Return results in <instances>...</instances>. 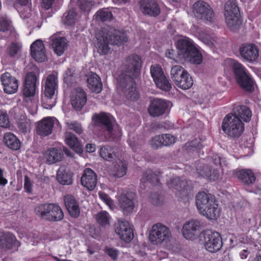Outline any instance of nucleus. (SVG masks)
I'll use <instances>...</instances> for the list:
<instances>
[{
  "mask_svg": "<svg viewBox=\"0 0 261 261\" xmlns=\"http://www.w3.org/2000/svg\"><path fill=\"white\" fill-rule=\"evenodd\" d=\"M172 234L169 228L161 223L154 224L150 230L149 240L153 245H161L170 241Z\"/></svg>",
  "mask_w": 261,
  "mask_h": 261,
  "instance_id": "nucleus-6",
  "label": "nucleus"
},
{
  "mask_svg": "<svg viewBox=\"0 0 261 261\" xmlns=\"http://www.w3.org/2000/svg\"><path fill=\"white\" fill-rule=\"evenodd\" d=\"M30 48L31 56L35 61L42 62L46 60L45 49L42 40L38 39L34 41Z\"/></svg>",
  "mask_w": 261,
  "mask_h": 261,
  "instance_id": "nucleus-20",
  "label": "nucleus"
},
{
  "mask_svg": "<svg viewBox=\"0 0 261 261\" xmlns=\"http://www.w3.org/2000/svg\"><path fill=\"white\" fill-rule=\"evenodd\" d=\"M240 53L242 58L249 62L257 60L259 56L258 47L253 43L243 44L240 48Z\"/></svg>",
  "mask_w": 261,
  "mask_h": 261,
  "instance_id": "nucleus-16",
  "label": "nucleus"
},
{
  "mask_svg": "<svg viewBox=\"0 0 261 261\" xmlns=\"http://www.w3.org/2000/svg\"><path fill=\"white\" fill-rule=\"evenodd\" d=\"M156 86L164 91H169L171 88L170 83H154Z\"/></svg>",
  "mask_w": 261,
  "mask_h": 261,
  "instance_id": "nucleus-62",
  "label": "nucleus"
},
{
  "mask_svg": "<svg viewBox=\"0 0 261 261\" xmlns=\"http://www.w3.org/2000/svg\"><path fill=\"white\" fill-rule=\"evenodd\" d=\"M100 155L106 160L111 161L114 158L116 154L113 148L106 146L100 148Z\"/></svg>",
  "mask_w": 261,
  "mask_h": 261,
  "instance_id": "nucleus-43",
  "label": "nucleus"
},
{
  "mask_svg": "<svg viewBox=\"0 0 261 261\" xmlns=\"http://www.w3.org/2000/svg\"><path fill=\"white\" fill-rule=\"evenodd\" d=\"M58 88L57 83H45L43 95L41 99L44 108L50 109L55 106Z\"/></svg>",
  "mask_w": 261,
  "mask_h": 261,
  "instance_id": "nucleus-10",
  "label": "nucleus"
},
{
  "mask_svg": "<svg viewBox=\"0 0 261 261\" xmlns=\"http://www.w3.org/2000/svg\"><path fill=\"white\" fill-rule=\"evenodd\" d=\"M204 238L205 249L211 252H216L222 247V241L219 233L211 230L203 231L200 234Z\"/></svg>",
  "mask_w": 261,
  "mask_h": 261,
  "instance_id": "nucleus-9",
  "label": "nucleus"
},
{
  "mask_svg": "<svg viewBox=\"0 0 261 261\" xmlns=\"http://www.w3.org/2000/svg\"><path fill=\"white\" fill-rule=\"evenodd\" d=\"M24 188L25 192L28 193H31L32 191V184L28 176L24 177Z\"/></svg>",
  "mask_w": 261,
  "mask_h": 261,
  "instance_id": "nucleus-60",
  "label": "nucleus"
},
{
  "mask_svg": "<svg viewBox=\"0 0 261 261\" xmlns=\"http://www.w3.org/2000/svg\"><path fill=\"white\" fill-rule=\"evenodd\" d=\"M127 62L126 70L121 75L122 79L124 81L137 79L140 75L142 66L141 58L136 55L129 57Z\"/></svg>",
  "mask_w": 261,
  "mask_h": 261,
  "instance_id": "nucleus-8",
  "label": "nucleus"
},
{
  "mask_svg": "<svg viewBox=\"0 0 261 261\" xmlns=\"http://www.w3.org/2000/svg\"><path fill=\"white\" fill-rule=\"evenodd\" d=\"M96 44L98 51L102 54H107L110 51V44L120 45L127 40V37L125 33L114 28L102 30L96 34Z\"/></svg>",
  "mask_w": 261,
  "mask_h": 261,
  "instance_id": "nucleus-1",
  "label": "nucleus"
},
{
  "mask_svg": "<svg viewBox=\"0 0 261 261\" xmlns=\"http://www.w3.org/2000/svg\"><path fill=\"white\" fill-rule=\"evenodd\" d=\"M168 108L166 101L162 99H154L151 101L148 111L149 115L152 117H158L162 115Z\"/></svg>",
  "mask_w": 261,
  "mask_h": 261,
  "instance_id": "nucleus-19",
  "label": "nucleus"
},
{
  "mask_svg": "<svg viewBox=\"0 0 261 261\" xmlns=\"http://www.w3.org/2000/svg\"><path fill=\"white\" fill-rule=\"evenodd\" d=\"M239 86L245 91L252 92L254 90L255 83H238Z\"/></svg>",
  "mask_w": 261,
  "mask_h": 261,
  "instance_id": "nucleus-57",
  "label": "nucleus"
},
{
  "mask_svg": "<svg viewBox=\"0 0 261 261\" xmlns=\"http://www.w3.org/2000/svg\"><path fill=\"white\" fill-rule=\"evenodd\" d=\"M200 227V222L192 220L187 222L182 227V234L187 240L193 239L197 234Z\"/></svg>",
  "mask_w": 261,
  "mask_h": 261,
  "instance_id": "nucleus-23",
  "label": "nucleus"
},
{
  "mask_svg": "<svg viewBox=\"0 0 261 261\" xmlns=\"http://www.w3.org/2000/svg\"><path fill=\"white\" fill-rule=\"evenodd\" d=\"M21 47L19 44L12 43L8 48V53L10 56L13 57L17 54Z\"/></svg>",
  "mask_w": 261,
  "mask_h": 261,
  "instance_id": "nucleus-56",
  "label": "nucleus"
},
{
  "mask_svg": "<svg viewBox=\"0 0 261 261\" xmlns=\"http://www.w3.org/2000/svg\"><path fill=\"white\" fill-rule=\"evenodd\" d=\"M50 206L48 220L51 221L61 220L64 217V214L61 207L54 203H51Z\"/></svg>",
  "mask_w": 261,
  "mask_h": 261,
  "instance_id": "nucleus-38",
  "label": "nucleus"
},
{
  "mask_svg": "<svg viewBox=\"0 0 261 261\" xmlns=\"http://www.w3.org/2000/svg\"><path fill=\"white\" fill-rule=\"evenodd\" d=\"M39 18L36 15H34L32 18H30L27 21V23L30 24V26L33 27H40L39 23Z\"/></svg>",
  "mask_w": 261,
  "mask_h": 261,
  "instance_id": "nucleus-61",
  "label": "nucleus"
},
{
  "mask_svg": "<svg viewBox=\"0 0 261 261\" xmlns=\"http://www.w3.org/2000/svg\"><path fill=\"white\" fill-rule=\"evenodd\" d=\"M118 205L125 214L131 213L136 201V194L132 192L122 193L118 197Z\"/></svg>",
  "mask_w": 261,
  "mask_h": 261,
  "instance_id": "nucleus-14",
  "label": "nucleus"
},
{
  "mask_svg": "<svg viewBox=\"0 0 261 261\" xmlns=\"http://www.w3.org/2000/svg\"><path fill=\"white\" fill-rule=\"evenodd\" d=\"M98 195L102 201H103L111 209H114V208L115 207L114 201L111 199L109 195L102 192H99L98 193Z\"/></svg>",
  "mask_w": 261,
  "mask_h": 261,
  "instance_id": "nucleus-51",
  "label": "nucleus"
},
{
  "mask_svg": "<svg viewBox=\"0 0 261 261\" xmlns=\"http://www.w3.org/2000/svg\"><path fill=\"white\" fill-rule=\"evenodd\" d=\"M76 14L73 10H69L65 15L64 22L67 25L73 23L76 18Z\"/></svg>",
  "mask_w": 261,
  "mask_h": 261,
  "instance_id": "nucleus-50",
  "label": "nucleus"
},
{
  "mask_svg": "<svg viewBox=\"0 0 261 261\" xmlns=\"http://www.w3.org/2000/svg\"><path fill=\"white\" fill-rule=\"evenodd\" d=\"M141 5V8L144 14L155 16L160 13V8L155 0L142 1Z\"/></svg>",
  "mask_w": 261,
  "mask_h": 261,
  "instance_id": "nucleus-28",
  "label": "nucleus"
},
{
  "mask_svg": "<svg viewBox=\"0 0 261 261\" xmlns=\"http://www.w3.org/2000/svg\"><path fill=\"white\" fill-rule=\"evenodd\" d=\"M62 153L60 149L56 148L48 149L45 152V158L48 164H53L61 160Z\"/></svg>",
  "mask_w": 261,
  "mask_h": 261,
  "instance_id": "nucleus-34",
  "label": "nucleus"
},
{
  "mask_svg": "<svg viewBox=\"0 0 261 261\" xmlns=\"http://www.w3.org/2000/svg\"><path fill=\"white\" fill-rule=\"evenodd\" d=\"M4 140L6 145L13 150H16L18 149L20 146L19 140L11 133H8L5 134L4 137Z\"/></svg>",
  "mask_w": 261,
  "mask_h": 261,
  "instance_id": "nucleus-39",
  "label": "nucleus"
},
{
  "mask_svg": "<svg viewBox=\"0 0 261 261\" xmlns=\"http://www.w3.org/2000/svg\"><path fill=\"white\" fill-rule=\"evenodd\" d=\"M51 46L55 53L58 56H61L67 47L66 39L59 35H54L51 37Z\"/></svg>",
  "mask_w": 261,
  "mask_h": 261,
  "instance_id": "nucleus-29",
  "label": "nucleus"
},
{
  "mask_svg": "<svg viewBox=\"0 0 261 261\" xmlns=\"http://www.w3.org/2000/svg\"><path fill=\"white\" fill-rule=\"evenodd\" d=\"M86 82H100V79L95 73L90 72L85 75Z\"/></svg>",
  "mask_w": 261,
  "mask_h": 261,
  "instance_id": "nucleus-59",
  "label": "nucleus"
},
{
  "mask_svg": "<svg viewBox=\"0 0 261 261\" xmlns=\"http://www.w3.org/2000/svg\"><path fill=\"white\" fill-rule=\"evenodd\" d=\"M114 230L119 238L126 243H129L134 238L133 230L127 221L118 220L115 224Z\"/></svg>",
  "mask_w": 261,
  "mask_h": 261,
  "instance_id": "nucleus-13",
  "label": "nucleus"
},
{
  "mask_svg": "<svg viewBox=\"0 0 261 261\" xmlns=\"http://www.w3.org/2000/svg\"><path fill=\"white\" fill-rule=\"evenodd\" d=\"M196 204L199 213L209 219H215L220 210L215 197L205 192H200L196 196Z\"/></svg>",
  "mask_w": 261,
  "mask_h": 261,
  "instance_id": "nucleus-2",
  "label": "nucleus"
},
{
  "mask_svg": "<svg viewBox=\"0 0 261 261\" xmlns=\"http://www.w3.org/2000/svg\"><path fill=\"white\" fill-rule=\"evenodd\" d=\"M221 127L225 134L232 138H239L245 129L242 120L233 116L231 113H229L224 117Z\"/></svg>",
  "mask_w": 261,
  "mask_h": 261,
  "instance_id": "nucleus-4",
  "label": "nucleus"
},
{
  "mask_svg": "<svg viewBox=\"0 0 261 261\" xmlns=\"http://www.w3.org/2000/svg\"><path fill=\"white\" fill-rule=\"evenodd\" d=\"M150 72L154 82H167L166 76L160 65H152L150 68Z\"/></svg>",
  "mask_w": 261,
  "mask_h": 261,
  "instance_id": "nucleus-37",
  "label": "nucleus"
},
{
  "mask_svg": "<svg viewBox=\"0 0 261 261\" xmlns=\"http://www.w3.org/2000/svg\"><path fill=\"white\" fill-rule=\"evenodd\" d=\"M223 66L225 71L231 69L237 82H253L252 76L246 68L238 61L228 58L224 60Z\"/></svg>",
  "mask_w": 261,
  "mask_h": 261,
  "instance_id": "nucleus-5",
  "label": "nucleus"
},
{
  "mask_svg": "<svg viewBox=\"0 0 261 261\" xmlns=\"http://www.w3.org/2000/svg\"><path fill=\"white\" fill-rule=\"evenodd\" d=\"M195 35L201 41L210 47L216 46L218 44V38L212 36L205 31L197 32Z\"/></svg>",
  "mask_w": 261,
  "mask_h": 261,
  "instance_id": "nucleus-32",
  "label": "nucleus"
},
{
  "mask_svg": "<svg viewBox=\"0 0 261 261\" xmlns=\"http://www.w3.org/2000/svg\"><path fill=\"white\" fill-rule=\"evenodd\" d=\"M105 252L113 260L117 258L119 251L114 248L107 247L105 249Z\"/></svg>",
  "mask_w": 261,
  "mask_h": 261,
  "instance_id": "nucleus-58",
  "label": "nucleus"
},
{
  "mask_svg": "<svg viewBox=\"0 0 261 261\" xmlns=\"http://www.w3.org/2000/svg\"><path fill=\"white\" fill-rule=\"evenodd\" d=\"M67 124L69 129L74 131L78 134H81L83 133V128L80 123L73 121Z\"/></svg>",
  "mask_w": 261,
  "mask_h": 261,
  "instance_id": "nucleus-53",
  "label": "nucleus"
},
{
  "mask_svg": "<svg viewBox=\"0 0 261 261\" xmlns=\"http://www.w3.org/2000/svg\"><path fill=\"white\" fill-rule=\"evenodd\" d=\"M72 173L63 168H59L57 174L58 181L60 184L64 185H69L72 183Z\"/></svg>",
  "mask_w": 261,
  "mask_h": 261,
  "instance_id": "nucleus-33",
  "label": "nucleus"
},
{
  "mask_svg": "<svg viewBox=\"0 0 261 261\" xmlns=\"http://www.w3.org/2000/svg\"><path fill=\"white\" fill-rule=\"evenodd\" d=\"M96 173L90 168H86L81 177L82 185L89 190H93L97 185Z\"/></svg>",
  "mask_w": 261,
  "mask_h": 261,
  "instance_id": "nucleus-24",
  "label": "nucleus"
},
{
  "mask_svg": "<svg viewBox=\"0 0 261 261\" xmlns=\"http://www.w3.org/2000/svg\"><path fill=\"white\" fill-rule=\"evenodd\" d=\"M50 205L51 203H45L37 206L35 208L36 214L41 218L48 220Z\"/></svg>",
  "mask_w": 261,
  "mask_h": 261,
  "instance_id": "nucleus-41",
  "label": "nucleus"
},
{
  "mask_svg": "<svg viewBox=\"0 0 261 261\" xmlns=\"http://www.w3.org/2000/svg\"><path fill=\"white\" fill-rule=\"evenodd\" d=\"M168 185L170 188L176 190V195L181 198L187 197L192 189L191 181L181 179L179 177L171 178Z\"/></svg>",
  "mask_w": 261,
  "mask_h": 261,
  "instance_id": "nucleus-11",
  "label": "nucleus"
},
{
  "mask_svg": "<svg viewBox=\"0 0 261 261\" xmlns=\"http://www.w3.org/2000/svg\"><path fill=\"white\" fill-rule=\"evenodd\" d=\"M66 144L77 152H81L82 146L74 135L70 132H66L65 136Z\"/></svg>",
  "mask_w": 261,
  "mask_h": 261,
  "instance_id": "nucleus-36",
  "label": "nucleus"
},
{
  "mask_svg": "<svg viewBox=\"0 0 261 261\" xmlns=\"http://www.w3.org/2000/svg\"><path fill=\"white\" fill-rule=\"evenodd\" d=\"M1 82H17L15 78L12 76L10 73L6 72L3 74L1 76Z\"/></svg>",
  "mask_w": 261,
  "mask_h": 261,
  "instance_id": "nucleus-63",
  "label": "nucleus"
},
{
  "mask_svg": "<svg viewBox=\"0 0 261 261\" xmlns=\"http://www.w3.org/2000/svg\"><path fill=\"white\" fill-rule=\"evenodd\" d=\"M97 20L108 21L112 18V14L108 9H102L97 12L95 15Z\"/></svg>",
  "mask_w": 261,
  "mask_h": 261,
  "instance_id": "nucleus-45",
  "label": "nucleus"
},
{
  "mask_svg": "<svg viewBox=\"0 0 261 261\" xmlns=\"http://www.w3.org/2000/svg\"><path fill=\"white\" fill-rule=\"evenodd\" d=\"M9 124L7 114L6 112L0 111V127H7Z\"/></svg>",
  "mask_w": 261,
  "mask_h": 261,
  "instance_id": "nucleus-55",
  "label": "nucleus"
},
{
  "mask_svg": "<svg viewBox=\"0 0 261 261\" xmlns=\"http://www.w3.org/2000/svg\"><path fill=\"white\" fill-rule=\"evenodd\" d=\"M90 90L95 93H99L102 89V83H88Z\"/></svg>",
  "mask_w": 261,
  "mask_h": 261,
  "instance_id": "nucleus-54",
  "label": "nucleus"
},
{
  "mask_svg": "<svg viewBox=\"0 0 261 261\" xmlns=\"http://www.w3.org/2000/svg\"><path fill=\"white\" fill-rule=\"evenodd\" d=\"M171 76L175 82H190L193 81L190 74L181 66L176 65L171 69Z\"/></svg>",
  "mask_w": 261,
  "mask_h": 261,
  "instance_id": "nucleus-26",
  "label": "nucleus"
},
{
  "mask_svg": "<svg viewBox=\"0 0 261 261\" xmlns=\"http://www.w3.org/2000/svg\"><path fill=\"white\" fill-rule=\"evenodd\" d=\"M110 215L106 211H101L96 216V221L102 226H105L109 223Z\"/></svg>",
  "mask_w": 261,
  "mask_h": 261,
  "instance_id": "nucleus-46",
  "label": "nucleus"
},
{
  "mask_svg": "<svg viewBox=\"0 0 261 261\" xmlns=\"http://www.w3.org/2000/svg\"><path fill=\"white\" fill-rule=\"evenodd\" d=\"M70 102L73 108L81 111L87 101V94L80 87L74 88L70 93Z\"/></svg>",
  "mask_w": 261,
  "mask_h": 261,
  "instance_id": "nucleus-15",
  "label": "nucleus"
},
{
  "mask_svg": "<svg viewBox=\"0 0 261 261\" xmlns=\"http://www.w3.org/2000/svg\"><path fill=\"white\" fill-rule=\"evenodd\" d=\"M54 118H44L38 122L36 132L42 137H46L51 134L55 121Z\"/></svg>",
  "mask_w": 261,
  "mask_h": 261,
  "instance_id": "nucleus-22",
  "label": "nucleus"
},
{
  "mask_svg": "<svg viewBox=\"0 0 261 261\" xmlns=\"http://www.w3.org/2000/svg\"><path fill=\"white\" fill-rule=\"evenodd\" d=\"M29 0H17L19 6H17V11L20 13L21 17L23 19L30 18L32 16L31 9L28 6Z\"/></svg>",
  "mask_w": 261,
  "mask_h": 261,
  "instance_id": "nucleus-40",
  "label": "nucleus"
},
{
  "mask_svg": "<svg viewBox=\"0 0 261 261\" xmlns=\"http://www.w3.org/2000/svg\"><path fill=\"white\" fill-rule=\"evenodd\" d=\"M46 82H56L58 80V74L56 72H48L46 75Z\"/></svg>",
  "mask_w": 261,
  "mask_h": 261,
  "instance_id": "nucleus-64",
  "label": "nucleus"
},
{
  "mask_svg": "<svg viewBox=\"0 0 261 261\" xmlns=\"http://www.w3.org/2000/svg\"><path fill=\"white\" fill-rule=\"evenodd\" d=\"M159 177L157 174L151 170H148L143 173L141 179V183H150L153 185L157 184L159 182Z\"/></svg>",
  "mask_w": 261,
  "mask_h": 261,
  "instance_id": "nucleus-42",
  "label": "nucleus"
},
{
  "mask_svg": "<svg viewBox=\"0 0 261 261\" xmlns=\"http://www.w3.org/2000/svg\"><path fill=\"white\" fill-rule=\"evenodd\" d=\"M36 88V83H24L23 94L25 97H33L35 95Z\"/></svg>",
  "mask_w": 261,
  "mask_h": 261,
  "instance_id": "nucleus-44",
  "label": "nucleus"
},
{
  "mask_svg": "<svg viewBox=\"0 0 261 261\" xmlns=\"http://www.w3.org/2000/svg\"><path fill=\"white\" fill-rule=\"evenodd\" d=\"M17 126L19 130L22 133H26L31 129V122L25 114L21 113L15 116Z\"/></svg>",
  "mask_w": 261,
  "mask_h": 261,
  "instance_id": "nucleus-35",
  "label": "nucleus"
},
{
  "mask_svg": "<svg viewBox=\"0 0 261 261\" xmlns=\"http://www.w3.org/2000/svg\"><path fill=\"white\" fill-rule=\"evenodd\" d=\"M164 146H168L174 144L176 142V138L170 134L161 135Z\"/></svg>",
  "mask_w": 261,
  "mask_h": 261,
  "instance_id": "nucleus-48",
  "label": "nucleus"
},
{
  "mask_svg": "<svg viewBox=\"0 0 261 261\" xmlns=\"http://www.w3.org/2000/svg\"><path fill=\"white\" fill-rule=\"evenodd\" d=\"M116 87L122 91L127 99L136 100L139 98V92L136 83H117Z\"/></svg>",
  "mask_w": 261,
  "mask_h": 261,
  "instance_id": "nucleus-17",
  "label": "nucleus"
},
{
  "mask_svg": "<svg viewBox=\"0 0 261 261\" xmlns=\"http://www.w3.org/2000/svg\"><path fill=\"white\" fill-rule=\"evenodd\" d=\"M20 246L19 242L17 241L15 237L8 232H0V248L5 250H9Z\"/></svg>",
  "mask_w": 261,
  "mask_h": 261,
  "instance_id": "nucleus-21",
  "label": "nucleus"
},
{
  "mask_svg": "<svg viewBox=\"0 0 261 261\" xmlns=\"http://www.w3.org/2000/svg\"><path fill=\"white\" fill-rule=\"evenodd\" d=\"M151 147L154 149H158L164 146L161 135H156L150 141Z\"/></svg>",
  "mask_w": 261,
  "mask_h": 261,
  "instance_id": "nucleus-49",
  "label": "nucleus"
},
{
  "mask_svg": "<svg viewBox=\"0 0 261 261\" xmlns=\"http://www.w3.org/2000/svg\"><path fill=\"white\" fill-rule=\"evenodd\" d=\"M93 119L94 120V125L95 126L106 129L109 133H112L113 125L111 115L101 112L99 114H95L93 117Z\"/></svg>",
  "mask_w": 261,
  "mask_h": 261,
  "instance_id": "nucleus-18",
  "label": "nucleus"
},
{
  "mask_svg": "<svg viewBox=\"0 0 261 261\" xmlns=\"http://www.w3.org/2000/svg\"><path fill=\"white\" fill-rule=\"evenodd\" d=\"M127 164L126 162L120 159H117L113 163L112 171L114 176L120 178L126 173Z\"/></svg>",
  "mask_w": 261,
  "mask_h": 261,
  "instance_id": "nucleus-31",
  "label": "nucleus"
},
{
  "mask_svg": "<svg viewBox=\"0 0 261 261\" xmlns=\"http://www.w3.org/2000/svg\"><path fill=\"white\" fill-rule=\"evenodd\" d=\"M64 203L69 215L73 218H76L80 215V207L75 198L70 195H65Z\"/></svg>",
  "mask_w": 261,
  "mask_h": 261,
  "instance_id": "nucleus-27",
  "label": "nucleus"
},
{
  "mask_svg": "<svg viewBox=\"0 0 261 261\" xmlns=\"http://www.w3.org/2000/svg\"><path fill=\"white\" fill-rule=\"evenodd\" d=\"M235 175L242 185L244 186H251L256 180L254 173L249 169L237 171Z\"/></svg>",
  "mask_w": 261,
  "mask_h": 261,
  "instance_id": "nucleus-25",
  "label": "nucleus"
},
{
  "mask_svg": "<svg viewBox=\"0 0 261 261\" xmlns=\"http://www.w3.org/2000/svg\"><path fill=\"white\" fill-rule=\"evenodd\" d=\"M224 17L226 24L232 31L237 30L240 24V11L233 0L228 1L224 7Z\"/></svg>",
  "mask_w": 261,
  "mask_h": 261,
  "instance_id": "nucleus-7",
  "label": "nucleus"
},
{
  "mask_svg": "<svg viewBox=\"0 0 261 261\" xmlns=\"http://www.w3.org/2000/svg\"><path fill=\"white\" fill-rule=\"evenodd\" d=\"M231 114L239 118L242 121L246 122L250 121L252 116L251 110L245 106H236L233 108V113Z\"/></svg>",
  "mask_w": 261,
  "mask_h": 261,
  "instance_id": "nucleus-30",
  "label": "nucleus"
},
{
  "mask_svg": "<svg viewBox=\"0 0 261 261\" xmlns=\"http://www.w3.org/2000/svg\"><path fill=\"white\" fill-rule=\"evenodd\" d=\"M10 28V22L7 18H0V32H5L9 30Z\"/></svg>",
  "mask_w": 261,
  "mask_h": 261,
  "instance_id": "nucleus-52",
  "label": "nucleus"
},
{
  "mask_svg": "<svg viewBox=\"0 0 261 261\" xmlns=\"http://www.w3.org/2000/svg\"><path fill=\"white\" fill-rule=\"evenodd\" d=\"M176 47L186 60L195 64H200L202 62V55L190 38L182 37L177 40Z\"/></svg>",
  "mask_w": 261,
  "mask_h": 261,
  "instance_id": "nucleus-3",
  "label": "nucleus"
},
{
  "mask_svg": "<svg viewBox=\"0 0 261 261\" xmlns=\"http://www.w3.org/2000/svg\"><path fill=\"white\" fill-rule=\"evenodd\" d=\"M193 13L197 18L208 22H212L214 17L211 7L203 1H198L193 5Z\"/></svg>",
  "mask_w": 261,
  "mask_h": 261,
  "instance_id": "nucleus-12",
  "label": "nucleus"
},
{
  "mask_svg": "<svg viewBox=\"0 0 261 261\" xmlns=\"http://www.w3.org/2000/svg\"><path fill=\"white\" fill-rule=\"evenodd\" d=\"M18 83H3V87L4 92L11 94L15 93L18 89Z\"/></svg>",
  "mask_w": 261,
  "mask_h": 261,
  "instance_id": "nucleus-47",
  "label": "nucleus"
}]
</instances>
